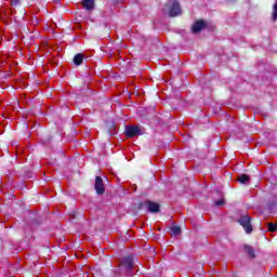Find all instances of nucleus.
I'll return each mask as SVG.
<instances>
[{
  "mask_svg": "<svg viewBox=\"0 0 277 277\" xmlns=\"http://www.w3.org/2000/svg\"><path fill=\"white\" fill-rule=\"evenodd\" d=\"M268 233H276L277 232V224L276 223H268L267 224Z\"/></svg>",
  "mask_w": 277,
  "mask_h": 277,
  "instance_id": "obj_12",
  "label": "nucleus"
},
{
  "mask_svg": "<svg viewBox=\"0 0 277 277\" xmlns=\"http://www.w3.org/2000/svg\"><path fill=\"white\" fill-rule=\"evenodd\" d=\"M245 250H246V252H248V254H249V256H250L251 259H254V250L252 249V247H250L249 245H247V246L245 247Z\"/></svg>",
  "mask_w": 277,
  "mask_h": 277,
  "instance_id": "obj_13",
  "label": "nucleus"
},
{
  "mask_svg": "<svg viewBox=\"0 0 277 277\" xmlns=\"http://www.w3.org/2000/svg\"><path fill=\"white\" fill-rule=\"evenodd\" d=\"M167 8L169 10V16H180L181 14V5H179V2L172 1L167 4Z\"/></svg>",
  "mask_w": 277,
  "mask_h": 277,
  "instance_id": "obj_2",
  "label": "nucleus"
},
{
  "mask_svg": "<svg viewBox=\"0 0 277 277\" xmlns=\"http://www.w3.org/2000/svg\"><path fill=\"white\" fill-rule=\"evenodd\" d=\"M170 233H171V236H172V237H179V234L181 233V227H180V226H176V225H173V226L170 228Z\"/></svg>",
  "mask_w": 277,
  "mask_h": 277,
  "instance_id": "obj_9",
  "label": "nucleus"
},
{
  "mask_svg": "<svg viewBox=\"0 0 277 277\" xmlns=\"http://www.w3.org/2000/svg\"><path fill=\"white\" fill-rule=\"evenodd\" d=\"M74 63L76 64V66H81V64L83 63V54H76L74 57Z\"/></svg>",
  "mask_w": 277,
  "mask_h": 277,
  "instance_id": "obj_11",
  "label": "nucleus"
},
{
  "mask_svg": "<svg viewBox=\"0 0 277 277\" xmlns=\"http://www.w3.org/2000/svg\"><path fill=\"white\" fill-rule=\"evenodd\" d=\"M238 182H240L242 185H246L250 183V176H248L247 174H241L238 176Z\"/></svg>",
  "mask_w": 277,
  "mask_h": 277,
  "instance_id": "obj_10",
  "label": "nucleus"
},
{
  "mask_svg": "<svg viewBox=\"0 0 277 277\" xmlns=\"http://www.w3.org/2000/svg\"><path fill=\"white\" fill-rule=\"evenodd\" d=\"M146 209L149 211V213H159V203L153 202V201H147L145 202Z\"/></svg>",
  "mask_w": 277,
  "mask_h": 277,
  "instance_id": "obj_6",
  "label": "nucleus"
},
{
  "mask_svg": "<svg viewBox=\"0 0 277 277\" xmlns=\"http://www.w3.org/2000/svg\"><path fill=\"white\" fill-rule=\"evenodd\" d=\"M11 5H18V0H11Z\"/></svg>",
  "mask_w": 277,
  "mask_h": 277,
  "instance_id": "obj_16",
  "label": "nucleus"
},
{
  "mask_svg": "<svg viewBox=\"0 0 277 277\" xmlns=\"http://www.w3.org/2000/svg\"><path fill=\"white\" fill-rule=\"evenodd\" d=\"M95 192L96 194H105V184H103V177L96 176L95 177Z\"/></svg>",
  "mask_w": 277,
  "mask_h": 277,
  "instance_id": "obj_5",
  "label": "nucleus"
},
{
  "mask_svg": "<svg viewBox=\"0 0 277 277\" xmlns=\"http://www.w3.org/2000/svg\"><path fill=\"white\" fill-rule=\"evenodd\" d=\"M205 27H207V23L205 21H198L193 25L192 31L193 34H198V31H202Z\"/></svg>",
  "mask_w": 277,
  "mask_h": 277,
  "instance_id": "obj_7",
  "label": "nucleus"
},
{
  "mask_svg": "<svg viewBox=\"0 0 277 277\" xmlns=\"http://www.w3.org/2000/svg\"><path fill=\"white\" fill-rule=\"evenodd\" d=\"M216 207H222V205H224V199H220L217 201H215Z\"/></svg>",
  "mask_w": 277,
  "mask_h": 277,
  "instance_id": "obj_15",
  "label": "nucleus"
},
{
  "mask_svg": "<svg viewBox=\"0 0 277 277\" xmlns=\"http://www.w3.org/2000/svg\"><path fill=\"white\" fill-rule=\"evenodd\" d=\"M238 222L248 235H250V233H252V224L250 223V215H242L238 220Z\"/></svg>",
  "mask_w": 277,
  "mask_h": 277,
  "instance_id": "obj_1",
  "label": "nucleus"
},
{
  "mask_svg": "<svg viewBox=\"0 0 277 277\" xmlns=\"http://www.w3.org/2000/svg\"><path fill=\"white\" fill-rule=\"evenodd\" d=\"M121 267H124L128 272L133 269V256H126L120 262Z\"/></svg>",
  "mask_w": 277,
  "mask_h": 277,
  "instance_id": "obj_3",
  "label": "nucleus"
},
{
  "mask_svg": "<svg viewBox=\"0 0 277 277\" xmlns=\"http://www.w3.org/2000/svg\"><path fill=\"white\" fill-rule=\"evenodd\" d=\"M124 134L127 135V137H135V135H140V127L137 126L127 127Z\"/></svg>",
  "mask_w": 277,
  "mask_h": 277,
  "instance_id": "obj_4",
  "label": "nucleus"
},
{
  "mask_svg": "<svg viewBox=\"0 0 277 277\" xmlns=\"http://www.w3.org/2000/svg\"><path fill=\"white\" fill-rule=\"evenodd\" d=\"M272 18H273V21L277 19V2L273 6V16H272Z\"/></svg>",
  "mask_w": 277,
  "mask_h": 277,
  "instance_id": "obj_14",
  "label": "nucleus"
},
{
  "mask_svg": "<svg viewBox=\"0 0 277 277\" xmlns=\"http://www.w3.org/2000/svg\"><path fill=\"white\" fill-rule=\"evenodd\" d=\"M82 8H84V10H94V0H83Z\"/></svg>",
  "mask_w": 277,
  "mask_h": 277,
  "instance_id": "obj_8",
  "label": "nucleus"
}]
</instances>
